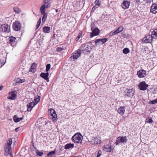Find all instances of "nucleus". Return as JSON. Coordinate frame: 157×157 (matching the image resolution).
Masks as SVG:
<instances>
[{
    "label": "nucleus",
    "instance_id": "obj_1",
    "mask_svg": "<svg viewBox=\"0 0 157 157\" xmlns=\"http://www.w3.org/2000/svg\"><path fill=\"white\" fill-rule=\"evenodd\" d=\"M93 47L92 44L88 43L82 44L79 49L84 54L87 55L90 53Z\"/></svg>",
    "mask_w": 157,
    "mask_h": 157
},
{
    "label": "nucleus",
    "instance_id": "obj_5",
    "mask_svg": "<svg viewBox=\"0 0 157 157\" xmlns=\"http://www.w3.org/2000/svg\"><path fill=\"white\" fill-rule=\"evenodd\" d=\"M91 143L93 144H100L101 142L100 138L96 136L92 137L91 140Z\"/></svg>",
    "mask_w": 157,
    "mask_h": 157
},
{
    "label": "nucleus",
    "instance_id": "obj_61",
    "mask_svg": "<svg viewBox=\"0 0 157 157\" xmlns=\"http://www.w3.org/2000/svg\"><path fill=\"white\" fill-rule=\"evenodd\" d=\"M33 64H34V65H36V63H33Z\"/></svg>",
    "mask_w": 157,
    "mask_h": 157
},
{
    "label": "nucleus",
    "instance_id": "obj_8",
    "mask_svg": "<svg viewBox=\"0 0 157 157\" xmlns=\"http://www.w3.org/2000/svg\"><path fill=\"white\" fill-rule=\"evenodd\" d=\"M134 91L132 89H128L125 91L124 95L125 97L132 98L134 94Z\"/></svg>",
    "mask_w": 157,
    "mask_h": 157
},
{
    "label": "nucleus",
    "instance_id": "obj_57",
    "mask_svg": "<svg viewBox=\"0 0 157 157\" xmlns=\"http://www.w3.org/2000/svg\"><path fill=\"white\" fill-rule=\"evenodd\" d=\"M40 26V25L37 24L36 25V30L39 28V27Z\"/></svg>",
    "mask_w": 157,
    "mask_h": 157
},
{
    "label": "nucleus",
    "instance_id": "obj_59",
    "mask_svg": "<svg viewBox=\"0 0 157 157\" xmlns=\"http://www.w3.org/2000/svg\"><path fill=\"white\" fill-rule=\"evenodd\" d=\"M48 123V121H45V124L44 125L45 126Z\"/></svg>",
    "mask_w": 157,
    "mask_h": 157
},
{
    "label": "nucleus",
    "instance_id": "obj_41",
    "mask_svg": "<svg viewBox=\"0 0 157 157\" xmlns=\"http://www.w3.org/2000/svg\"><path fill=\"white\" fill-rule=\"evenodd\" d=\"M157 102V99H155L154 100L150 101V104H154Z\"/></svg>",
    "mask_w": 157,
    "mask_h": 157
},
{
    "label": "nucleus",
    "instance_id": "obj_42",
    "mask_svg": "<svg viewBox=\"0 0 157 157\" xmlns=\"http://www.w3.org/2000/svg\"><path fill=\"white\" fill-rule=\"evenodd\" d=\"M13 10L14 11L17 13H18L20 11V10L17 8H14Z\"/></svg>",
    "mask_w": 157,
    "mask_h": 157
},
{
    "label": "nucleus",
    "instance_id": "obj_30",
    "mask_svg": "<svg viewBox=\"0 0 157 157\" xmlns=\"http://www.w3.org/2000/svg\"><path fill=\"white\" fill-rule=\"evenodd\" d=\"M14 80L15 81L16 83H22L25 81V79H21L19 78H17L16 79Z\"/></svg>",
    "mask_w": 157,
    "mask_h": 157
},
{
    "label": "nucleus",
    "instance_id": "obj_37",
    "mask_svg": "<svg viewBox=\"0 0 157 157\" xmlns=\"http://www.w3.org/2000/svg\"><path fill=\"white\" fill-rule=\"evenodd\" d=\"M40 97L39 96H38L37 97L35 98L34 101H35V104H36V105L40 101Z\"/></svg>",
    "mask_w": 157,
    "mask_h": 157
},
{
    "label": "nucleus",
    "instance_id": "obj_56",
    "mask_svg": "<svg viewBox=\"0 0 157 157\" xmlns=\"http://www.w3.org/2000/svg\"><path fill=\"white\" fill-rule=\"evenodd\" d=\"M136 2L138 4H140L141 3V2L140 1V0H136Z\"/></svg>",
    "mask_w": 157,
    "mask_h": 157
},
{
    "label": "nucleus",
    "instance_id": "obj_6",
    "mask_svg": "<svg viewBox=\"0 0 157 157\" xmlns=\"http://www.w3.org/2000/svg\"><path fill=\"white\" fill-rule=\"evenodd\" d=\"M21 26L20 23L18 21H16L13 25V28L14 30L18 31L21 29Z\"/></svg>",
    "mask_w": 157,
    "mask_h": 157
},
{
    "label": "nucleus",
    "instance_id": "obj_29",
    "mask_svg": "<svg viewBox=\"0 0 157 157\" xmlns=\"http://www.w3.org/2000/svg\"><path fill=\"white\" fill-rule=\"evenodd\" d=\"M46 5L43 4L42 5L40 9L41 13L43 14L45 11Z\"/></svg>",
    "mask_w": 157,
    "mask_h": 157
},
{
    "label": "nucleus",
    "instance_id": "obj_20",
    "mask_svg": "<svg viewBox=\"0 0 157 157\" xmlns=\"http://www.w3.org/2000/svg\"><path fill=\"white\" fill-rule=\"evenodd\" d=\"M16 39L15 37L12 36L10 37L9 43L12 46H13L16 44Z\"/></svg>",
    "mask_w": 157,
    "mask_h": 157
},
{
    "label": "nucleus",
    "instance_id": "obj_17",
    "mask_svg": "<svg viewBox=\"0 0 157 157\" xmlns=\"http://www.w3.org/2000/svg\"><path fill=\"white\" fill-rule=\"evenodd\" d=\"M117 139L120 143H126L128 140V139L127 138L126 136H120L117 138Z\"/></svg>",
    "mask_w": 157,
    "mask_h": 157
},
{
    "label": "nucleus",
    "instance_id": "obj_12",
    "mask_svg": "<svg viewBox=\"0 0 157 157\" xmlns=\"http://www.w3.org/2000/svg\"><path fill=\"white\" fill-rule=\"evenodd\" d=\"M108 40V39L106 38L103 39H96L95 42L96 45L99 44H102Z\"/></svg>",
    "mask_w": 157,
    "mask_h": 157
},
{
    "label": "nucleus",
    "instance_id": "obj_15",
    "mask_svg": "<svg viewBox=\"0 0 157 157\" xmlns=\"http://www.w3.org/2000/svg\"><path fill=\"white\" fill-rule=\"evenodd\" d=\"M146 74L145 71L143 69L137 71V75L139 78H142L144 77Z\"/></svg>",
    "mask_w": 157,
    "mask_h": 157
},
{
    "label": "nucleus",
    "instance_id": "obj_7",
    "mask_svg": "<svg viewBox=\"0 0 157 157\" xmlns=\"http://www.w3.org/2000/svg\"><path fill=\"white\" fill-rule=\"evenodd\" d=\"M148 86V85L146 84L144 81H142L140 82L138 85L139 89L142 90H146Z\"/></svg>",
    "mask_w": 157,
    "mask_h": 157
},
{
    "label": "nucleus",
    "instance_id": "obj_28",
    "mask_svg": "<svg viewBox=\"0 0 157 157\" xmlns=\"http://www.w3.org/2000/svg\"><path fill=\"white\" fill-rule=\"evenodd\" d=\"M74 144H73L69 143L65 145L64 148L65 149H67L70 148H72L74 147Z\"/></svg>",
    "mask_w": 157,
    "mask_h": 157
},
{
    "label": "nucleus",
    "instance_id": "obj_52",
    "mask_svg": "<svg viewBox=\"0 0 157 157\" xmlns=\"http://www.w3.org/2000/svg\"><path fill=\"white\" fill-rule=\"evenodd\" d=\"M48 4L46 5V8H48L51 6V4L50 3H47Z\"/></svg>",
    "mask_w": 157,
    "mask_h": 157
},
{
    "label": "nucleus",
    "instance_id": "obj_45",
    "mask_svg": "<svg viewBox=\"0 0 157 157\" xmlns=\"http://www.w3.org/2000/svg\"><path fill=\"white\" fill-rule=\"evenodd\" d=\"M50 113L53 114L54 113H56V112L53 109H50Z\"/></svg>",
    "mask_w": 157,
    "mask_h": 157
},
{
    "label": "nucleus",
    "instance_id": "obj_33",
    "mask_svg": "<svg viewBox=\"0 0 157 157\" xmlns=\"http://www.w3.org/2000/svg\"><path fill=\"white\" fill-rule=\"evenodd\" d=\"M129 49L127 48H124L123 50V52L124 54H127L129 53Z\"/></svg>",
    "mask_w": 157,
    "mask_h": 157
},
{
    "label": "nucleus",
    "instance_id": "obj_4",
    "mask_svg": "<svg viewBox=\"0 0 157 157\" xmlns=\"http://www.w3.org/2000/svg\"><path fill=\"white\" fill-rule=\"evenodd\" d=\"M0 30L3 32L9 33L10 31V26L7 24H3L0 27Z\"/></svg>",
    "mask_w": 157,
    "mask_h": 157
},
{
    "label": "nucleus",
    "instance_id": "obj_21",
    "mask_svg": "<svg viewBox=\"0 0 157 157\" xmlns=\"http://www.w3.org/2000/svg\"><path fill=\"white\" fill-rule=\"evenodd\" d=\"M125 109V106H120L118 109V113L122 115L124 114Z\"/></svg>",
    "mask_w": 157,
    "mask_h": 157
},
{
    "label": "nucleus",
    "instance_id": "obj_44",
    "mask_svg": "<svg viewBox=\"0 0 157 157\" xmlns=\"http://www.w3.org/2000/svg\"><path fill=\"white\" fill-rule=\"evenodd\" d=\"M36 68V67H35L34 66H33V65L32 66H31V68H30V70H31V71L32 72H33L34 71V69H35V68Z\"/></svg>",
    "mask_w": 157,
    "mask_h": 157
},
{
    "label": "nucleus",
    "instance_id": "obj_51",
    "mask_svg": "<svg viewBox=\"0 0 157 157\" xmlns=\"http://www.w3.org/2000/svg\"><path fill=\"white\" fill-rule=\"evenodd\" d=\"M41 22V18H40L38 21H37V24L38 25H40V23Z\"/></svg>",
    "mask_w": 157,
    "mask_h": 157
},
{
    "label": "nucleus",
    "instance_id": "obj_55",
    "mask_svg": "<svg viewBox=\"0 0 157 157\" xmlns=\"http://www.w3.org/2000/svg\"><path fill=\"white\" fill-rule=\"evenodd\" d=\"M19 127H17V128H16L15 129V131L16 132H18V130H19Z\"/></svg>",
    "mask_w": 157,
    "mask_h": 157
},
{
    "label": "nucleus",
    "instance_id": "obj_18",
    "mask_svg": "<svg viewBox=\"0 0 157 157\" xmlns=\"http://www.w3.org/2000/svg\"><path fill=\"white\" fill-rule=\"evenodd\" d=\"M48 76L49 73L48 72L45 73L42 72L40 74V76L45 79L47 82H49V81L48 78Z\"/></svg>",
    "mask_w": 157,
    "mask_h": 157
},
{
    "label": "nucleus",
    "instance_id": "obj_53",
    "mask_svg": "<svg viewBox=\"0 0 157 157\" xmlns=\"http://www.w3.org/2000/svg\"><path fill=\"white\" fill-rule=\"evenodd\" d=\"M51 0H44V2L45 4L48 3Z\"/></svg>",
    "mask_w": 157,
    "mask_h": 157
},
{
    "label": "nucleus",
    "instance_id": "obj_49",
    "mask_svg": "<svg viewBox=\"0 0 157 157\" xmlns=\"http://www.w3.org/2000/svg\"><path fill=\"white\" fill-rule=\"evenodd\" d=\"M152 0H146V3L150 4Z\"/></svg>",
    "mask_w": 157,
    "mask_h": 157
},
{
    "label": "nucleus",
    "instance_id": "obj_35",
    "mask_svg": "<svg viewBox=\"0 0 157 157\" xmlns=\"http://www.w3.org/2000/svg\"><path fill=\"white\" fill-rule=\"evenodd\" d=\"M36 153L37 155L40 156H41L43 154V152L42 151H40L38 150L36 151Z\"/></svg>",
    "mask_w": 157,
    "mask_h": 157
},
{
    "label": "nucleus",
    "instance_id": "obj_24",
    "mask_svg": "<svg viewBox=\"0 0 157 157\" xmlns=\"http://www.w3.org/2000/svg\"><path fill=\"white\" fill-rule=\"evenodd\" d=\"M24 118V117H23L21 118L18 117L17 115H14L13 117V120L15 122L17 123L23 120Z\"/></svg>",
    "mask_w": 157,
    "mask_h": 157
},
{
    "label": "nucleus",
    "instance_id": "obj_39",
    "mask_svg": "<svg viewBox=\"0 0 157 157\" xmlns=\"http://www.w3.org/2000/svg\"><path fill=\"white\" fill-rule=\"evenodd\" d=\"M51 67V65L50 64H48L46 65V72H48L49 69H50Z\"/></svg>",
    "mask_w": 157,
    "mask_h": 157
},
{
    "label": "nucleus",
    "instance_id": "obj_48",
    "mask_svg": "<svg viewBox=\"0 0 157 157\" xmlns=\"http://www.w3.org/2000/svg\"><path fill=\"white\" fill-rule=\"evenodd\" d=\"M95 25L94 23H93L91 24V30L92 29H94L95 28H96V27H95Z\"/></svg>",
    "mask_w": 157,
    "mask_h": 157
},
{
    "label": "nucleus",
    "instance_id": "obj_22",
    "mask_svg": "<svg viewBox=\"0 0 157 157\" xmlns=\"http://www.w3.org/2000/svg\"><path fill=\"white\" fill-rule=\"evenodd\" d=\"M36 105V104H35V103L33 102L32 101V102H31L29 103V104H27V107H28V109H27V111H31V110L33 109V107L34 106H35V105Z\"/></svg>",
    "mask_w": 157,
    "mask_h": 157
},
{
    "label": "nucleus",
    "instance_id": "obj_27",
    "mask_svg": "<svg viewBox=\"0 0 157 157\" xmlns=\"http://www.w3.org/2000/svg\"><path fill=\"white\" fill-rule=\"evenodd\" d=\"M43 31L46 33H49L50 31V28L49 26H45L43 28Z\"/></svg>",
    "mask_w": 157,
    "mask_h": 157
},
{
    "label": "nucleus",
    "instance_id": "obj_58",
    "mask_svg": "<svg viewBox=\"0 0 157 157\" xmlns=\"http://www.w3.org/2000/svg\"><path fill=\"white\" fill-rule=\"evenodd\" d=\"M3 88V86H0V90H2Z\"/></svg>",
    "mask_w": 157,
    "mask_h": 157
},
{
    "label": "nucleus",
    "instance_id": "obj_32",
    "mask_svg": "<svg viewBox=\"0 0 157 157\" xmlns=\"http://www.w3.org/2000/svg\"><path fill=\"white\" fill-rule=\"evenodd\" d=\"M56 154V151L54 150L51 151L47 154V155L48 156L52 157L53 155H54Z\"/></svg>",
    "mask_w": 157,
    "mask_h": 157
},
{
    "label": "nucleus",
    "instance_id": "obj_25",
    "mask_svg": "<svg viewBox=\"0 0 157 157\" xmlns=\"http://www.w3.org/2000/svg\"><path fill=\"white\" fill-rule=\"evenodd\" d=\"M103 149L105 151L110 152L112 150V148L109 145H106L104 146Z\"/></svg>",
    "mask_w": 157,
    "mask_h": 157
},
{
    "label": "nucleus",
    "instance_id": "obj_19",
    "mask_svg": "<svg viewBox=\"0 0 157 157\" xmlns=\"http://www.w3.org/2000/svg\"><path fill=\"white\" fill-rule=\"evenodd\" d=\"M130 3L127 1L124 0L122 3L121 6L122 8L124 9H127L130 5Z\"/></svg>",
    "mask_w": 157,
    "mask_h": 157
},
{
    "label": "nucleus",
    "instance_id": "obj_36",
    "mask_svg": "<svg viewBox=\"0 0 157 157\" xmlns=\"http://www.w3.org/2000/svg\"><path fill=\"white\" fill-rule=\"evenodd\" d=\"M43 15L42 17V21L44 22L46 21V19L47 17V13H44L43 14Z\"/></svg>",
    "mask_w": 157,
    "mask_h": 157
},
{
    "label": "nucleus",
    "instance_id": "obj_2",
    "mask_svg": "<svg viewBox=\"0 0 157 157\" xmlns=\"http://www.w3.org/2000/svg\"><path fill=\"white\" fill-rule=\"evenodd\" d=\"M83 136L79 132H77L72 136L71 140L75 143H81L82 141Z\"/></svg>",
    "mask_w": 157,
    "mask_h": 157
},
{
    "label": "nucleus",
    "instance_id": "obj_50",
    "mask_svg": "<svg viewBox=\"0 0 157 157\" xmlns=\"http://www.w3.org/2000/svg\"><path fill=\"white\" fill-rule=\"evenodd\" d=\"M0 62L2 64V66H3L5 63V62H4V61L3 59H1L0 60Z\"/></svg>",
    "mask_w": 157,
    "mask_h": 157
},
{
    "label": "nucleus",
    "instance_id": "obj_14",
    "mask_svg": "<svg viewBox=\"0 0 157 157\" xmlns=\"http://www.w3.org/2000/svg\"><path fill=\"white\" fill-rule=\"evenodd\" d=\"M11 149V147L5 146L4 148V151L6 152V153H5V155L7 156L9 154L11 157H13L12 153L10 151Z\"/></svg>",
    "mask_w": 157,
    "mask_h": 157
},
{
    "label": "nucleus",
    "instance_id": "obj_54",
    "mask_svg": "<svg viewBox=\"0 0 157 157\" xmlns=\"http://www.w3.org/2000/svg\"><path fill=\"white\" fill-rule=\"evenodd\" d=\"M120 142L118 141V139H117V140H116V142H115V144L116 145H118L119 144V143H120Z\"/></svg>",
    "mask_w": 157,
    "mask_h": 157
},
{
    "label": "nucleus",
    "instance_id": "obj_31",
    "mask_svg": "<svg viewBox=\"0 0 157 157\" xmlns=\"http://www.w3.org/2000/svg\"><path fill=\"white\" fill-rule=\"evenodd\" d=\"M12 144V140L11 138H9L8 140L7 141V145L6 146L11 147V145Z\"/></svg>",
    "mask_w": 157,
    "mask_h": 157
},
{
    "label": "nucleus",
    "instance_id": "obj_11",
    "mask_svg": "<svg viewBox=\"0 0 157 157\" xmlns=\"http://www.w3.org/2000/svg\"><path fill=\"white\" fill-rule=\"evenodd\" d=\"M91 30L92 32L90 33V38H92L94 36H97L99 35L100 30L97 28H96L94 29Z\"/></svg>",
    "mask_w": 157,
    "mask_h": 157
},
{
    "label": "nucleus",
    "instance_id": "obj_47",
    "mask_svg": "<svg viewBox=\"0 0 157 157\" xmlns=\"http://www.w3.org/2000/svg\"><path fill=\"white\" fill-rule=\"evenodd\" d=\"M98 7L97 6H94L93 7V8H92V10H91V12H93L94 11V10H95V9L96 8H97Z\"/></svg>",
    "mask_w": 157,
    "mask_h": 157
},
{
    "label": "nucleus",
    "instance_id": "obj_3",
    "mask_svg": "<svg viewBox=\"0 0 157 157\" xmlns=\"http://www.w3.org/2000/svg\"><path fill=\"white\" fill-rule=\"evenodd\" d=\"M17 92L16 91L14 90L9 93L7 98L9 99L14 100L17 98Z\"/></svg>",
    "mask_w": 157,
    "mask_h": 157
},
{
    "label": "nucleus",
    "instance_id": "obj_43",
    "mask_svg": "<svg viewBox=\"0 0 157 157\" xmlns=\"http://www.w3.org/2000/svg\"><path fill=\"white\" fill-rule=\"evenodd\" d=\"M63 49V48H62L61 47H58L57 48L56 50L58 52H60Z\"/></svg>",
    "mask_w": 157,
    "mask_h": 157
},
{
    "label": "nucleus",
    "instance_id": "obj_26",
    "mask_svg": "<svg viewBox=\"0 0 157 157\" xmlns=\"http://www.w3.org/2000/svg\"><path fill=\"white\" fill-rule=\"evenodd\" d=\"M151 37L154 39H155L157 38V29H154L151 33Z\"/></svg>",
    "mask_w": 157,
    "mask_h": 157
},
{
    "label": "nucleus",
    "instance_id": "obj_46",
    "mask_svg": "<svg viewBox=\"0 0 157 157\" xmlns=\"http://www.w3.org/2000/svg\"><path fill=\"white\" fill-rule=\"evenodd\" d=\"M101 151L99 150L98 152V154L96 157H99L101 155Z\"/></svg>",
    "mask_w": 157,
    "mask_h": 157
},
{
    "label": "nucleus",
    "instance_id": "obj_63",
    "mask_svg": "<svg viewBox=\"0 0 157 157\" xmlns=\"http://www.w3.org/2000/svg\"><path fill=\"white\" fill-rule=\"evenodd\" d=\"M78 157V156H77ZM78 157H79V156H78Z\"/></svg>",
    "mask_w": 157,
    "mask_h": 157
},
{
    "label": "nucleus",
    "instance_id": "obj_62",
    "mask_svg": "<svg viewBox=\"0 0 157 157\" xmlns=\"http://www.w3.org/2000/svg\"><path fill=\"white\" fill-rule=\"evenodd\" d=\"M33 146L34 147V145H33Z\"/></svg>",
    "mask_w": 157,
    "mask_h": 157
},
{
    "label": "nucleus",
    "instance_id": "obj_38",
    "mask_svg": "<svg viewBox=\"0 0 157 157\" xmlns=\"http://www.w3.org/2000/svg\"><path fill=\"white\" fill-rule=\"evenodd\" d=\"M82 31H80L78 34V36H77V37H76V41H77L80 38H81V37H82Z\"/></svg>",
    "mask_w": 157,
    "mask_h": 157
},
{
    "label": "nucleus",
    "instance_id": "obj_40",
    "mask_svg": "<svg viewBox=\"0 0 157 157\" xmlns=\"http://www.w3.org/2000/svg\"><path fill=\"white\" fill-rule=\"evenodd\" d=\"M94 3L95 4V6H97L98 7L101 4L99 2V0H96Z\"/></svg>",
    "mask_w": 157,
    "mask_h": 157
},
{
    "label": "nucleus",
    "instance_id": "obj_10",
    "mask_svg": "<svg viewBox=\"0 0 157 157\" xmlns=\"http://www.w3.org/2000/svg\"><path fill=\"white\" fill-rule=\"evenodd\" d=\"M152 38L151 36L148 35L143 39L142 42L143 43H151L152 41Z\"/></svg>",
    "mask_w": 157,
    "mask_h": 157
},
{
    "label": "nucleus",
    "instance_id": "obj_34",
    "mask_svg": "<svg viewBox=\"0 0 157 157\" xmlns=\"http://www.w3.org/2000/svg\"><path fill=\"white\" fill-rule=\"evenodd\" d=\"M146 121L147 123H151L153 122V121L151 117H148L146 118Z\"/></svg>",
    "mask_w": 157,
    "mask_h": 157
},
{
    "label": "nucleus",
    "instance_id": "obj_13",
    "mask_svg": "<svg viewBox=\"0 0 157 157\" xmlns=\"http://www.w3.org/2000/svg\"><path fill=\"white\" fill-rule=\"evenodd\" d=\"M123 29V27L122 26H120L114 32H111L109 33V35L112 36L115 35L118 33L121 32Z\"/></svg>",
    "mask_w": 157,
    "mask_h": 157
},
{
    "label": "nucleus",
    "instance_id": "obj_16",
    "mask_svg": "<svg viewBox=\"0 0 157 157\" xmlns=\"http://www.w3.org/2000/svg\"><path fill=\"white\" fill-rule=\"evenodd\" d=\"M150 11L153 13L155 14L157 13V4L153 3L151 5Z\"/></svg>",
    "mask_w": 157,
    "mask_h": 157
},
{
    "label": "nucleus",
    "instance_id": "obj_60",
    "mask_svg": "<svg viewBox=\"0 0 157 157\" xmlns=\"http://www.w3.org/2000/svg\"><path fill=\"white\" fill-rule=\"evenodd\" d=\"M56 12H57L58 11V9H56Z\"/></svg>",
    "mask_w": 157,
    "mask_h": 157
},
{
    "label": "nucleus",
    "instance_id": "obj_23",
    "mask_svg": "<svg viewBox=\"0 0 157 157\" xmlns=\"http://www.w3.org/2000/svg\"><path fill=\"white\" fill-rule=\"evenodd\" d=\"M49 115H50V118L52 119L54 121H56L57 120V116L56 113L49 114Z\"/></svg>",
    "mask_w": 157,
    "mask_h": 157
},
{
    "label": "nucleus",
    "instance_id": "obj_9",
    "mask_svg": "<svg viewBox=\"0 0 157 157\" xmlns=\"http://www.w3.org/2000/svg\"><path fill=\"white\" fill-rule=\"evenodd\" d=\"M81 52L80 49H78L76 52L73 53L71 57L74 59H77L81 56Z\"/></svg>",
    "mask_w": 157,
    "mask_h": 157
}]
</instances>
